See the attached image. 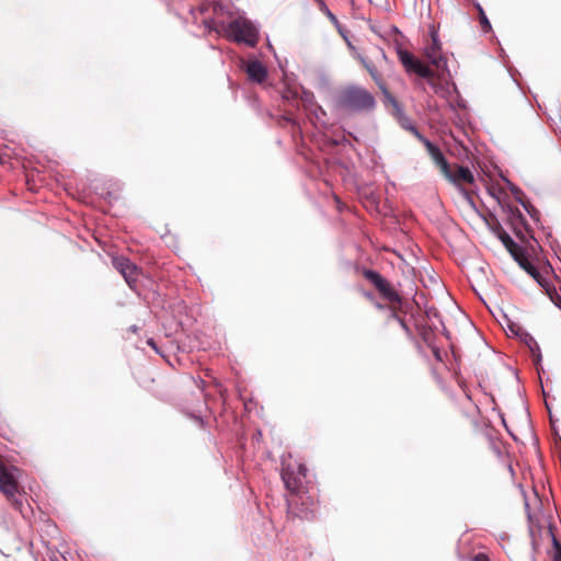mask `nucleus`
<instances>
[{"mask_svg":"<svg viewBox=\"0 0 561 561\" xmlns=\"http://www.w3.org/2000/svg\"><path fill=\"white\" fill-rule=\"evenodd\" d=\"M227 36L237 43H244L250 47H254L259 42L257 28L251 21L244 18L234 19L229 23Z\"/></svg>","mask_w":561,"mask_h":561,"instance_id":"4","label":"nucleus"},{"mask_svg":"<svg viewBox=\"0 0 561 561\" xmlns=\"http://www.w3.org/2000/svg\"><path fill=\"white\" fill-rule=\"evenodd\" d=\"M410 129L411 134H413L424 145L433 162L439 169L442 175L446 173L450 164L446 160L440 149L437 146H435L432 141H430L427 138H425L415 126H411Z\"/></svg>","mask_w":561,"mask_h":561,"instance_id":"10","label":"nucleus"},{"mask_svg":"<svg viewBox=\"0 0 561 561\" xmlns=\"http://www.w3.org/2000/svg\"><path fill=\"white\" fill-rule=\"evenodd\" d=\"M473 561H490L485 553H478L474 556Z\"/></svg>","mask_w":561,"mask_h":561,"instance_id":"20","label":"nucleus"},{"mask_svg":"<svg viewBox=\"0 0 561 561\" xmlns=\"http://www.w3.org/2000/svg\"><path fill=\"white\" fill-rule=\"evenodd\" d=\"M329 14H330V19H335V16L332 13H329Z\"/></svg>","mask_w":561,"mask_h":561,"instance_id":"25","label":"nucleus"},{"mask_svg":"<svg viewBox=\"0 0 561 561\" xmlns=\"http://www.w3.org/2000/svg\"><path fill=\"white\" fill-rule=\"evenodd\" d=\"M398 57L408 72L416 73L425 79H431L434 76L433 70L428 66L423 64L408 50L400 48L398 50Z\"/></svg>","mask_w":561,"mask_h":561,"instance_id":"9","label":"nucleus"},{"mask_svg":"<svg viewBox=\"0 0 561 561\" xmlns=\"http://www.w3.org/2000/svg\"><path fill=\"white\" fill-rule=\"evenodd\" d=\"M245 72L253 82L261 83L267 77V70L259 60L249 61L245 66Z\"/></svg>","mask_w":561,"mask_h":561,"instance_id":"15","label":"nucleus"},{"mask_svg":"<svg viewBox=\"0 0 561 561\" xmlns=\"http://www.w3.org/2000/svg\"><path fill=\"white\" fill-rule=\"evenodd\" d=\"M530 353H531V356L534 357L535 359V363L538 364L541 362V352H540V347H539V344L537 343V341L530 346L528 347Z\"/></svg>","mask_w":561,"mask_h":561,"instance_id":"19","label":"nucleus"},{"mask_svg":"<svg viewBox=\"0 0 561 561\" xmlns=\"http://www.w3.org/2000/svg\"><path fill=\"white\" fill-rule=\"evenodd\" d=\"M431 347L433 348L434 356L440 360L439 351L433 344Z\"/></svg>","mask_w":561,"mask_h":561,"instance_id":"22","label":"nucleus"},{"mask_svg":"<svg viewBox=\"0 0 561 561\" xmlns=\"http://www.w3.org/2000/svg\"><path fill=\"white\" fill-rule=\"evenodd\" d=\"M307 478V468L304 463H283L282 479L290 492H298Z\"/></svg>","mask_w":561,"mask_h":561,"instance_id":"7","label":"nucleus"},{"mask_svg":"<svg viewBox=\"0 0 561 561\" xmlns=\"http://www.w3.org/2000/svg\"><path fill=\"white\" fill-rule=\"evenodd\" d=\"M335 103L339 108L355 113L371 112L376 107V100L373 93L356 84L341 89Z\"/></svg>","mask_w":561,"mask_h":561,"instance_id":"2","label":"nucleus"},{"mask_svg":"<svg viewBox=\"0 0 561 561\" xmlns=\"http://www.w3.org/2000/svg\"><path fill=\"white\" fill-rule=\"evenodd\" d=\"M499 237L508 252L513 255L515 261L519 264V266L524 268L540 286L548 288V267L545 266L542 271L536 267L528 260L524 249L519 247L505 231H502Z\"/></svg>","mask_w":561,"mask_h":561,"instance_id":"3","label":"nucleus"},{"mask_svg":"<svg viewBox=\"0 0 561 561\" xmlns=\"http://www.w3.org/2000/svg\"><path fill=\"white\" fill-rule=\"evenodd\" d=\"M500 325L503 328L507 336L518 337L527 347H530L536 340L533 335L524 330V328L512 318H501Z\"/></svg>","mask_w":561,"mask_h":561,"instance_id":"13","label":"nucleus"},{"mask_svg":"<svg viewBox=\"0 0 561 561\" xmlns=\"http://www.w3.org/2000/svg\"><path fill=\"white\" fill-rule=\"evenodd\" d=\"M426 55L431 62L437 68L444 67L446 65V60L440 55V46L438 39L433 36L432 45L426 49Z\"/></svg>","mask_w":561,"mask_h":561,"instance_id":"16","label":"nucleus"},{"mask_svg":"<svg viewBox=\"0 0 561 561\" xmlns=\"http://www.w3.org/2000/svg\"><path fill=\"white\" fill-rule=\"evenodd\" d=\"M474 7L479 14V22H480L482 31L485 33L490 32L492 30V26H491L490 21L486 18V14H485L483 8L480 5V3H476Z\"/></svg>","mask_w":561,"mask_h":561,"instance_id":"18","label":"nucleus"},{"mask_svg":"<svg viewBox=\"0 0 561 561\" xmlns=\"http://www.w3.org/2000/svg\"><path fill=\"white\" fill-rule=\"evenodd\" d=\"M147 344L150 345L156 352H159L158 347H157V344L156 342L153 341V339H149L147 341Z\"/></svg>","mask_w":561,"mask_h":561,"instance_id":"21","label":"nucleus"},{"mask_svg":"<svg viewBox=\"0 0 561 561\" xmlns=\"http://www.w3.org/2000/svg\"><path fill=\"white\" fill-rule=\"evenodd\" d=\"M402 126H403L407 130H409V131L411 133L410 127H411V126H414V125H413V124H411V123H409V122H405V123H403V124H402Z\"/></svg>","mask_w":561,"mask_h":561,"instance_id":"23","label":"nucleus"},{"mask_svg":"<svg viewBox=\"0 0 561 561\" xmlns=\"http://www.w3.org/2000/svg\"><path fill=\"white\" fill-rule=\"evenodd\" d=\"M424 302L423 313L424 316H442L443 312L446 313H455L459 310L457 302L449 294H445L443 297V304L445 305V309L440 310L434 300H427L423 295H420L414 299L412 307L415 306L419 311H421V304Z\"/></svg>","mask_w":561,"mask_h":561,"instance_id":"6","label":"nucleus"},{"mask_svg":"<svg viewBox=\"0 0 561 561\" xmlns=\"http://www.w3.org/2000/svg\"><path fill=\"white\" fill-rule=\"evenodd\" d=\"M363 276L376 288L380 298L386 301L392 312L413 316L411 302L404 299L381 274L373 270H364Z\"/></svg>","mask_w":561,"mask_h":561,"instance_id":"1","label":"nucleus"},{"mask_svg":"<svg viewBox=\"0 0 561 561\" xmlns=\"http://www.w3.org/2000/svg\"><path fill=\"white\" fill-rule=\"evenodd\" d=\"M113 266L122 274L131 289H136L137 280L140 275L139 268L125 256H115L112 260Z\"/></svg>","mask_w":561,"mask_h":561,"instance_id":"11","label":"nucleus"},{"mask_svg":"<svg viewBox=\"0 0 561 561\" xmlns=\"http://www.w3.org/2000/svg\"><path fill=\"white\" fill-rule=\"evenodd\" d=\"M533 546H534V549L536 550L537 549V543L535 540H533Z\"/></svg>","mask_w":561,"mask_h":561,"instance_id":"24","label":"nucleus"},{"mask_svg":"<svg viewBox=\"0 0 561 561\" xmlns=\"http://www.w3.org/2000/svg\"><path fill=\"white\" fill-rule=\"evenodd\" d=\"M443 176L460 190H462L465 185L474 182V176L469 168L459 164L450 165Z\"/></svg>","mask_w":561,"mask_h":561,"instance_id":"12","label":"nucleus"},{"mask_svg":"<svg viewBox=\"0 0 561 561\" xmlns=\"http://www.w3.org/2000/svg\"><path fill=\"white\" fill-rule=\"evenodd\" d=\"M431 318H396L397 322L407 331L409 335H420L428 345L434 344V330L430 324Z\"/></svg>","mask_w":561,"mask_h":561,"instance_id":"5","label":"nucleus"},{"mask_svg":"<svg viewBox=\"0 0 561 561\" xmlns=\"http://www.w3.org/2000/svg\"><path fill=\"white\" fill-rule=\"evenodd\" d=\"M0 490L11 501L12 505L22 512V502L16 497L19 485L14 476L0 463Z\"/></svg>","mask_w":561,"mask_h":561,"instance_id":"8","label":"nucleus"},{"mask_svg":"<svg viewBox=\"0 0 561 561\" xmlns=\"http://www.w3.org/2000/svg\"><path fill=\"white\" fill-rule=\"evenodd\" d=\"M547 534L552 540V552H551L552 561H561V543L556 538L551 526H549Z\"/></svg>","mask_w":561,"mask_h":561,"instance_id":"17","label":"nucleus"},{"mask_svg":"<svg viewBox=\"0 0 561 561\" xmlns=\"http://www.w3.org/2000/svg\"><path fill=\"white\" fill-rule=\"evenodd\" d=\"M358 60L363 65V67L368 71V73L370 75L371 79L375 81V83L381 90V92L385 95H388L389 91L387 89V84H386L381 73L378 71L377 67L375 66V64L373 61H370L369 59L364 58V57H358Z\"/></svg>","mask_w":561,"mask_h":561,"instance_id":"14","label":"nucleus"}]
</instances>
